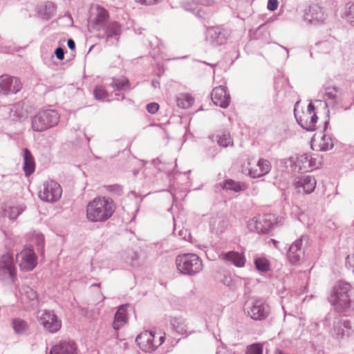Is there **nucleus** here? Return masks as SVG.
I'll return each instance as SVG.
<instances>
[{
	"mask_svg": "<svg viewBox=\"0 0 354 354\" xmlns=\"http://www.w3.org/2000/svg\"><path fill=\"white\" fill-rule=\"evenodd\" d=\"M160 0H136L137 3L142 5H152L159 2Z\"/></svg>",
	"mask_w": 354,
	"mask_h": 354,
	"instance_id": "obj_42",
	"label": "nucleus"
},
{
	"mask_svg": "<svg viewBox=\"0 0 354 354\" xmlns=\"http://www.w3.org/2000/svg\"><path fill=\"white\" fill-rule=\"evenodd\" d=\"M302 237L297 239L290 246L287 257L288 261L292 264H297L299 262L301 255L303 254L302 248Z\"/></svg>",
	"mask_w": 354,
	"mask_h": 354,
	"instance_id": "obj_20",
	"label": "nucleus"
},
{
	"mask_svg": "<svg viewBox=\"0 0 354 354\" xmlns=\"http://www.w3.org/2000/svg\"><path fill=\"white\" fill-rule=\"evenodd\" d=\"M24 170L26 176L31 174L35 170L34 158L28 149L24 150Z\"/></svg>",
	"mask_w": 354,
	"mask_h": 354,
	"instance_id": "obj_25",
	"label": "nucleus"
},
{
	"mask_svg": "<svg viewBox=\"0 0 354 354\" xmlns=\"http://www.w3.org/2000/svg\"><path fill=\"white\" fill-rule=\"evenodd\" d=\"M76 346L72 342H61L55 345L50 354H75Z\"/></svg>",
	"mask_w": 354,
	"mask_h": 354,
	"instance_id": "obj_21",
	"label": "nucleus"
},
{
	"mask_svg": "<svg viewBox=\"0 0 354 354\" xmlns=\"http://www.w3.org/2000/svg\"><path fill=\"white\" fill-rule=\"evenodd\" d=\"M95 17L93 18L92 24L94 28H99L104 26L105 21L109 18V12L106 10L101 6H97L95 8Z\"/></svg>",
	"mask_w": 354,
	"mask_h": 354,
	"instance_id": "obj_23",
	"label": "nucleus"
},
{
	"mask_svg": "<svg viewBox=\"0 0 354 354\" xmlns=\"http://www.w3.org/2000/svg\"><path fill=\"white\" fill-rule=\"evenodd\" d=\"M96 99L104 100L108 96V93L102 86H97L94 90Z\"/></svg>",
	"mask_w": 354,
	"mask_h": 354,
	"instance_id": "obj_34",
	"label": "nucleus"
},
{
	"mask_svg": "<svg viewBox=\"0 0 354 354\" xmlns=\"http://www.w3.org/2000/svg\"><path fill=\"white\" fill-rule=\"evenodd\" d=\"M22 295L25 297V299H29L32 301L37 298V292L29 287H27L24 289V292H22Z\"/></svg>",
	"mask_w": 354,
	"mask_h": 354,
	"instance_id": "obj_35",
	"label": "nucleus"
},
{
	"mask_svg": "<svg viewBox=\"0 0 354 354\" xmlns=\"http://www.w3.org/2000/svg\"><path fill=\"white\" fill-rule=\"evenodd\" d=\"M353 295L354 290L350 283L339 281L334 287L330 301L337 308H345L350 306Z\"/></svg>",
	"mask_w": 354,
	"mask_h": 354,
	"instance_id": "obj_3",
	"label": "nucleus"
},
{
	"mask_svg": "<svg viewBox=\"0 0 354 354\" xmlns=\"http://www.w3.org/2000/svg\"><path fill=\"white\" fill-rule=\"evenodd\" d=\"M295 115L298 123L308 131H314L316 129L317 117L315 113V106L310 103L306 109L301 113L295 109Z\"/></svg>",
	"mask_w": 354,
	"mask_h": 354,
	"instance_id": "obj_7",
	"label": "nucleus"
},
{
	"mask_svg": "<svg viewBox=\"0 0 354 354\" xmlns=\"http://www.w3.org/2000/svg\"><path fill=\"white\" fill-rule=\"evenodd\" d=\"M24 115V111L23 105L21 104H15L10 111V117L12 118V120H19Z\"/></svg>",
	"mask_w": 354,
	"mask_h": 354,
	"instance_id": "obj_32",
	"label": "nucleus"
},
{
	"mask_svg": "<svg viewBox=\"0 0 354 354\" xmlns=\"http://www.w3.org/2000/svg\"><path fill=\"white\" fill-rule=\"evenodd\" d=\"M352 259H353V263L352 264L351 266H352L353 273L354 274V254L353 255Z\"/></svg>",
	"mask_w": 354,
	"mask_h": 354,
	"instance_id": "obj_46",
	"label": "nucleus"
},
{
	"mask_svg": "<svg viewBox=\"0 0 354 354\" xmlns=\"http://www.w3.org/2000/svg\"><path fill=\"white\" fill-rule=\"evenodd\" d=\"M211 97L214 104L221 108H227L230 102V94L223 86L215 87L212 91Z\"/></svg>",
	"mask_w": 354,
	"mask_h": 354,
	"instance_id": "obj_17",
	"label": "nucleus"
},
{
	"mask_svg": "<svg viewBox=\"0 0 354 354\" xmlns=\"http://www.w3.org/2000/svg\"><path fill=\"white\" fill-rule=\"evenodd\" d=\"M177 106L182 109H189L194 103V98L189 93H181L176 99Z\"/></svg>",
	"mask_w": 354,
	"mask_h": 354,
	"instance_id": "obj_26",
	"label": "nucleus"
},
{
	"mask_svg": "<svg viewBox=\"0 0 354 354\" xmlns=\"http://www.w3.org/2000/svg\"><path fill=\"white\" fill-rule=\"evenodd\" d=\"M337 89L334 86H328L325 88V95L328 99H335L337 94Z\"/></svg>",
	"mask_w": 354,
	"mask_h": 354,
	"instance_id": "obj_37",
	"label": "nucleus"
},
{
	"mask_svg": "<svg viewBox=\"0 0 354 354\" xmlns=\"http://www.w3.org/2000/svg\"><path fill=\"white\" fill-rule=\"evenodd\" d=\"M176 267L180 272L185 274H195L203 268L201 260L193 254L179 255L176 259Z\"/></svg>",
	"mask_w": 354,
	"mask_h": 354,
	"instance_id": "obj_4",
	"label": "nucleus"
},
{
	"mask_svg": "<svg viewBox=\"0 0 354 354\" xmlns=\"http://www.w3.org/2000/svg\"><path fill=\"white\" fill-rule=\"evenodd\" d=\"M106 189L109 192L116 194H120L122 191V187L119 185H109L107 187Z\"/></svg>",
	"mask_w": 354,
	"mask_h": 354,
	"instance_id": "obj_39",
	"label": "nucleus"
},
{
	"mask_svg": "<svg viewBox=\"0 0 354 354\" xmlns=\"http://www.w3.org/2000/svg\"><path fill=\"white\" fill-rule=\"evenodd\" d=\"M17 271L12 255L6 253L0 257V279H10L14 282L16 279Z\"/></svg>",
	"mask_w": 354,
	"mask_h": 354,
	"instance_id": "obj_8",
	"label": "nucleus"
},
{
	"mask_svg": "<svg viewBox=\"0 0 354 354\" xmlns=\"http://www.w3.org/2000/svg\"><path fill=\"white\" fill-rule=\"evenodd\" d=\"M120 32V26L118 22H110L106 26V34L109 37L117 35Z\"/></svg>",
	"mask_w": 354,
	"mask_h": 354,
	"instance_id": "obj_33",
	"label": "nucleus"
},
{
	"mask_svg": "<svg viewBox=\"0 0 354 354\" xmlns=\"http://www.w3.org/2000/svg\"><path fill=\"white\" fill-rule=\"evenodd\" d=\"M248 315L254 320L265 319L270 313L269 306L262 300H255L247 310Z\"/></svg>",
	"mask_w": 354,
	"mask_h": 354,
	"instance_id": "obj_13",
	"label": "nucleus"
},
{
	"mask_svg": "<svg viewBox=\"0 0 354 354\" xmlns=\"http://www.w3.org/2000/svg\"><path fill=\"white\" fill-rule=\"evenodd\" d=\"M165 341V335L161 333L145 331L136 337V342L140 348L145 352H152Z\"/></svg>",
	"mask_w": 354,
	"mask_h": 354,
	"instance_id": "obj_5",
	"label": "nucleus"
},
{
	"mask_svg": "<svg viewBox=\"0 0 354 354\" xmlns=\"http://www.w3.org/2000/svg\"><path fill=\"white\" fill-rule=\"evenodd\" d=\"M248 225L252 231L267 233L272 227V217L269 214L255 216L248 221Z\"/></svg>",
	"mask_w": 354,
	"mask_h": 354,
	"instance_id": "obj_11",
	"label": "nucleus"
},
{
	"mask_svg": "<svg viewBox=\"0 0 354 354\" xmlns=\"http://www.w3.org/2000/svg\"><path fill=\"white\" fill-rule=\"evenodd\" d=\"M68 46L70 49L74 50L75 48V44L72 39L68 40Z\"/></svg>",
	"mask_w": 354,
	"mask_h": 354,
	"instance_id": "obj_44",
	"label": "nucleus"
},
{
	"mask_svg": "<svg viewBox=\"0 0 354 354\" xmlns=\"http://www.w3.org/2000/svg\"><path fill=\"white\" fill-rule=\"evenodd\" d=\"M263 346L259 344H254L247 348V354H262Z\"/></svg>",
	"mask_w": 354,
	"mask_h": 354,
	"instance_id": "obj_36",
	"label": "nucleus"
},
{
	"mask_svg": "<svg viewBox=\"0 0 354 354\" xmlns=\"http://www.w3.org/2000/svg\"><path fill=\"white\" fill-rule=\"evenodd\" d=\"M55 55L57 59H59V60H62L64 57V53L62 48H57L55 50Z\"/></svg>",
	"mask_w": 354,
	"mask_h": 354,
	"instance_id": "obj_43",
	"label": "nucleus"
},
{
	"mask_svg": "<svg viewBox=\"0 0 354 354\" xmlns=\"http://www.w3.org/2000/svg\"><path fill=\"white\" fill-rule=\"evenodd\" d=\"M217 142L220 146L227 147L232 145V140L229 133L223 132L217 136Z\"/></svg>",
	"mask_w": 354,
	"mask_h": 354,
	"instance_id": "obj_31",
	"label": "nucleus"
},
{
	"mask_svg": "<svg viewBox=\"0 0 354 354\" xmlns=\"http://www.w3.org/2000/svg\"><path fill=\"white\" fill-rule=\"evenodd\" d=\"M197 3L203 4V5H210L212 3V0H196Z\"/></svg>",
	"mask_w": 354,
	"mask_h": 354,
	"instance_id": "obj_45",
	"label": "nucleus"
},
{
	"mask_svg": "<svg viewBox=\"0 0 354 354\" xmlns=\"http://www.w3.org/2000/svg\"><path fill=\"white\" fill-rule=\"evenodd\" d=\"M277 0H268L267 8L270 11H274L278 7Z\"/></svg>",
	"mask_w": 354,
	"mask_h": 354,
	"instance_id": "obj_41",
	"label": "nucleus"
},
{
	"mask_svg": "<svg viewBox=\"0 0 354 354\" xmlns=\"http://www.w3.org/2000/svg\"><path fill=\"white\" fill-rule=\"evenodd\" d=\"M346 18L351 24H354V3L351 4L346 12Z\"/></svg>",
	"mask_w": 354,
	"mask_h": 354,
	"instance_id": "obj_38",
	"label": "nucleus"
},
{
	"mask_svg": "<svg viewBox=\"0 0 354 354\" xmlns=\"http://www.w3.org/2000/svg\"><path fill=\"white\" fill-rule=\"evenodd\" d=\"M12 324L16 333H23L28 329V324L21 319H14Z\"/></svg>",
	"mask_w": 354,
	"mask_h": 354,
	"instance_id": "obj_29",
	"label": "nucleus"
},
{
	"mask_svg": "<svg viewBox=\"0 0 354 354\" xmlns=\"http://www.w3.org/2000/svg\"><path fill=\"white\" fill-rule=\"evenodd\" d=\"M271 168V163L268 160L264 158L257 160L254 158H247L241 163V171L248 176L257 178L268 174Z\"/></svg>",
	"mask_w": 354,
	"mask_h": 354,
	"instance_id": "obj_2",
	"label": "nucleus"
},
{
	"mask_svg": "<svg viewBox=\"0 0 354 354\" xmlns=\"http://www.w3.org/2000/svg\"><path fill=\"white\" fill-rule=\"evenodd\" d=\"M21 88V82L18 78L8 75H2L0 77V93L3 95L16 93L19 92Z\"/></svg>",
	"mask_w": 354,
	"mask_h": 354,
	"instance_id": "obj_14",
	"label": "nucleus"
},
{
	"mask_svg": "<svg viewBox=\"0 0 354 354\" xmlns=\"http://www.w3.org/2000/svg\"><path fill=\"white\" fill-rule=\"evenodd\" d=\"M17 260L21 269L24 270H32L37 266V257L32 249H24L18 254Z\"/></svg>",
	"mask_w": 354,
	"mask_h": 354,
	"instance_id": "obj_15",
	"label": "nucleus"
},
{
	"mask_svg": "<svg viewBox=\"0 0 354 354\" xmlns=\"http://www.w3.org/2000/svg\"><path fill=\"white\" fill-rule=\"evenodd\" d=\"M222 187L223 189L233 190L234 192H239L241 190H244L246 188V186L245 184L239 183L236 182L231 179L226 180L223 183Z\"/></svg>",
	"mask_w": 354,
	"mask_h": 354,
	"instance_id": "obj_27",
	"label": "nucleus"
},
{
	"mask_svg": "<svg viewBox=\"0 0 354 354\" xmlns=\"http://www.w3.org/2000/svg\"><path fill=\"white\" fill-rule=\"evenodd\" d=\"M159 109V104L156 102H152L149 104L147 106V110L149 113L154 114L156 113Z\"/></svg>",
	"mask_w": 354,
	"mask_h": 354,
	"instance_id": "obj_40",
	"label": "nucleus"
},
{
	"mask_svg": "<svg viewBox=\"0 0 354 354\" xmlns=\"http://www.w3.org/2000/svg\"><path fill=\"white\" fill-rule=\"evenodd\" d=\"M227 36V30L220 26L210 27L206 30L207 40L217 45L225 43Z\"/></svg>",
	"mask_w": 354,
	"mask_h": 354,
	"instance_id": "obj_16",
	"label": "nucleus"
},
{
	"mask_svg": "<svg viewBox=\"0 0 354 354\" xmlns=\"http://www.w3.org/2000/svg\"><path fill=\"white\" fill-rule=\"evenodd\" d=\"M112 86L117 90H122L129 88L130 82L126 77L121 76L118 78H113Z\"/></svg>",
	"mask_w": 354,
	"mask_h": 354,
	"instance_id": "obj_28",
	"label": "nucleus"
},
{
	"mask_svg": "<svg viewBox=\"0 0 354 354\" xmlns=\"http://www.w3.org/2000/svg\"><path fill=\"white\" fill-rule=\"evenodd\" d=\"M291 161L293 162V169L298 171H308L317 168L321 164L320 162H317L316 158L307 153L298 155L295 158L292 157Z\"/></svg>",
	"mask_w": 354,
	"mask_h": 354,
	"instance_id": "obj_10",
	"label": "nucleus"
},
{
	"mask_svg": "<svg viewBox=\"0 0 354 354\" xmlns=\"http://www.w3.org/2000/svg\"><path fill=\"white\" fill-rule=\"evenodd\" d=\"M39 324L48 332L56 333L62 327V321L52 311H44L39 317Z\"/></svg>",
	"mask_w": 354,
	"mask_h": 354,
	"instance_id": "obj_12",
	"label": "nucleus"
},
{
	"mask_svg": "<svg viewBox=\"0 0 354 354\" xmlns=\"http://www.w3.org/2000/svg\"><path fill=\"white\" fill-rule=\"evenodd\" d=\"M116 205L113 200L106 196H97L86 207V218L92 223H103L113 215Z\"/></svg>",
	"mask_w": 354,
	"mask_h": 354,
	"instance_id": "obj_1",
	"label": "nucleus"
},
{
	"mask_svg": "<svg viewBox=\"0 0 354 354\" xmlns=\"http://www.w3.org/2000/svg\"><path fill=\"white\" fill-rule=\"evenodd\" d=\"M254 264L258 270L261 272H267L270 270L269 261L265 257H258L254 260Z\"/></svg>",
	"mask_w": 354,
	"mask_h": 354,
	"instance_id": "obj_30",
	"label": "nucleus"
},
{
	"mask_svg": "<svg viewBox=\"0 0 354 354\" xmlns=\"http://www.w3.org/2000/svg\"><path fill=\"white\" fill-rule=\"evenodd\" d=\"M62 193L61 186L53 180L46 181L43 189L39 191V196L44 201L54 202L60 198Z\"/></svg>",
	"mask_w": 354,
	"mask_h": 354,
	"instance_id": "obj_9",
	"label": "nucleus"
},
{
	"mask_svg": "<svg viewBox=\"0 0 354 354\" xmlns=\"http://www.w3.org/2000/svg\"><path fill=\"white\" fill-rule=\"evenodd\" d=\"M332 138L326 135L316 134L311 140V147L316 151H328L333 147Z\"/></svg>",
	"mask_w": 354,
	"mask_h": 354,
	"instance_id": "obj_19",
	"label": "nucleus"
},
{
	"mask_svg": "<svg viewBox=\"0 0 354 354\" xmlns=\"http://www.w3.org/2000/svg\"><path fill=\"white\" fill-rule=\"evenodd\" d=\"M127 311L126 305L120 306L115 315L114 320L113 322V327L114 329L118 330L127 322Z\"/></svg>",
	"mask_w": 354,
	"mask_h": 354,
	"instance_id": "obj_22",
	"label": "nucleus"
},
{
	"mask_svg": "<svg viewBox=\"0 0 354 354\" xmlns=\"http://www.w3.org/2000/svg\"><path fill=\"white\" fill-rule=\"evenodd\" d=\"M59 114L55 111H43L34 117L32 127L35 131H42L56 125L59 122Z\"/></svg>",
	"mask_w": 354,
	"mask_h": 354,
	"instance_id": "obj_6",
	"label": "nucleus"
},
{
	"mask_svg": "<svg viewBox=\"0 0 354 354\" xmlns=\"http://www.w3.org/2000/svg\"><path fill=\"white\" fill-rule=\"evenodd\" d=\"M294 185L299 192L305 194L312 193L316 187L315 178L310 176H303L295 178Z\"/></svg>",
	"mask_w": 354,
	"mask_h": 354,
	"instance_id": "obj_18",
	"label": "nucleus"
},
{
	"mask_svg": "<svg viewBox=\"0 0 354 354\" xmlns=\"http://www.w3.org/2000/svg\"><path fill=\"white\" fill-rule=\"evenodd\" d=\"M221 258L231 261L234 265L237 267H243L245 264V258L239 252H229L227 253L222 254L221 255Z\"/></svg>",
	"mask_w": 354,
	"mask_h": 354,
	"instance_id": "obj_24",
	"label": "nucleus"
}]
</instances>
